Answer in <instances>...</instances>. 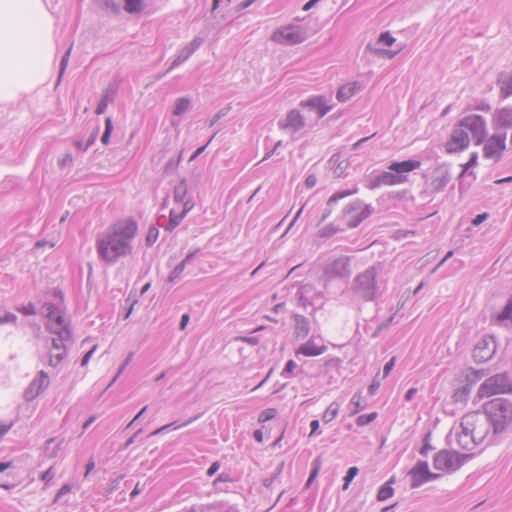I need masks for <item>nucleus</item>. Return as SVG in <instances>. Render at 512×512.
Wrapping results in <instances>:
<instances>
[{"instance_id":"f257e3e1","label":"nucleus","mask_w":512,"mask_h":512,"mask_svg":"<svg viewBox=\"0 0 512 512\" xmlns=\"http://www.w3.org/2000/svg\"><path fill=\"white\" fill-rule=\"evenodd\" d=\"M138 230L133 218H126L110 225L103 237H97L96 249L101 260L115 263L119 258L132 254V240Z\"/></svg>"},{"instance_id":"f03ea898","label":"nucleus","mask_w":512,"mask_h":512,"mask_svg":"<svg viewBox=\"0 0 512 512\" xmlns=\"http://www.w3.org/2000/svg\"><path fill=\"white\" fill-rule=\"evenodd\" d=\"M421 162L414 159H409L401 162H392L388 169L368 181L367 188L370 190L376 189L380 186H393L402 184L408 181L407 173L420 168Z\"/></svg>"},{"instance_id":"7ed1b4c3","label":"nucleus","mask_w":512,"mask_h":512,"mask_svg":"<svg viewBox=\"0 0 512 512\" xmlns=\"http://www.w3.org/2000/svg\"><path fill=\"white\" fill-rule=\"evenodd\" d=\"M377 276L378 269L376 266H369L358 273L351 284V291L354 296L364 302L374 301L381 294Z\"/></svg>"},{"instance_id":"20e7f679","label":"nucleus","mask_w":512,"mask_h":512,"mask_svg":"<svg viewBox=\"0 0 512 512\" xmlns=\"http://www.w3.org/2000/svg\"><path fill=\"white\" fill-rule=\"evenodd\" d=\"M483 410L494 434L502 433L512 421V403L505 398H495L486 402Z\"/></svg>"},{"instance_id":"39448f33","label":"nucleus","mask_w":512,"mask_h":512,"mask_svg":"<svg viewBox=\"0 0 512 512\" xmlns=\"http://www.w3.org/2000/svg\"><path fill=\"white\" fill-rule=\"evenodd\" d=\"M473 454H462L457 451L442 449L433 458V467L448 473L457 471Z\"/></svg>"},{"instance_id":"423d86ee","label":"nucleus","mask_w":512,"mask_h":512,"mask_svg":"<svg viewBox=\"0 0 512 512\" xmlns=\"http://www.w3.org/2000/svg\"><path fill=\"white\" fill-rule=\"evenodd\" d=\"M373 212L370 204L364 205L360 199H355L347 204L342 210V218L346 221L348 228H355Z\"/></svg>"},{"instance_id":"0eeeda50","label":"nucleus","mask_w":512,"mask_h":512,"mask_svg":"<svg viewBox=\"0 0 512 512\" xmlns=\"http://www.w3.org/2000/svg\"><path fill=\"white\" fill-rule=\"evenodd\" d=\"M512 390L507 373H500L487 378L478 388L479 398L490 397L495 394L507 393Z\"/></svg>"},{"instance_id":"6e6552de","label":"nucleus","mask_w":512,"mask_h":512,"mask_svg":"<svg viewBox=\"0 0 512 512\" xmlns=\"http://www.w3.org/2000/svg\"><path fill=\"white\" fill-rule=\"evenodd\" d=\"M458 123L467 133L471 134L475 145L483 143L487 136L486 120L484 117L471 114L463 117Z\"/></svg>"},{"instance_id":"1a4fd4ad","label":"nucleus","mask_w":512,"mask_h":512,"mask_svg":"<svg viewBox=\"0 0 512 512\" xmlns=\"http://www.w3.org/2000/svg\"><path fill=\"white\" fill-rule=\"evenodd\" d=\"M43 313L48 319L46 328L50 332H58L59 330H71L69 323L64 319L63 305L46 302L42 305Z\"/></svg>"},{"instance_id":"9d476101","label":"nucleus","mask_w":512,"mask_h":512,"mask_svg":"<svg viewBox=\"0 0 512 512\" xmlns=\"http://www.w3.org/2000/svg\"><path fill=\"white\" fill-rule=\"evenodd\" d=\"M496 352V341L491 335H484L474 346L472 357L477 363H485L492 359Z\"/></svg>"},{"instance_id":"9b49d317","label":"nucleus","mask_w":512,"mask_h":512,"mask_svg":"<svg viewBox=\"0 0 512 512\" xmlns=\"http://www.w3.org/2000/svg\"><path fill=\"white\" fill-rule=\"evenodd\" d=\"M506 149V133H496L489 137L483 146V155L495 162L499 161Z\"/></svg>"},{"instance_id":"f8f14e48","label":"nucleus","mask_w":512,"mask_h":512,"mask_svg":"<svg viewBox=\"0 0 512 512\" xmlns=\"http://www.w3.org/2000/svg\"><path fill=\"white\" fill-rule=\"evenodd\" d=\"M323 274L328 280L349 277L351 275L350 257L341 256L333 260L325 266Z\"/></svg>"},{"instance_id":"ddd939ff","label":"nucleus","mask_w":512,"mask_h":512,"mask_svg":"<svg viewBox=\"0 0 512 512\" xmlns=\"http://www.w3.org/2000/svg\"><path fill=\"white\" fill-rule=\"evenodd\" d=\"M297 299L300 305L306 306H317L322 305L323 293L317 291L313 284L307 283L302 285L297 291Z\"/></svg>"},{"instance_id":"4468645a","label":"nucleus","mask_w":512,"mask_h":512,"mask_svg":"<svg viewBox=\"0 0 512 512\" xmlns=\"http://www.w3.org/2000/svg\"><path fill=\"white\" fill-rule=\"evenodd\" d=\"M468 133L459 125L453 129L450 140L446 143L445 149L448 153H456L469 146Z\"/></svg>"},{"instance_id":"2eb2a0df","label":"nucleus","mask_w":512,"mask_h":512,"mask_svg":"<svg viewBox=\"0 0 512 512\" xmlns=\"http://www.w3.org/2000/svg\"><path fill=\"white\" fill-rule=\"evenodd\" d=\"M278 127L296 133L305 127V118L297 109L290 110L283 120L278 122Z\"/></svg>"},{"instance_id":"dca6fc26","label":"nucleus","mask_w":512,"mask_h":512,"mask_svg":"<svg viewBox=\"0 0 512 512\" xmlns=\"http://www.w3.org/2000/svg\"><path fill=\"white\" fill-rule=\"evenodd\" d=\"M49 385L48 374L41 370L38 376L33 379L29 386L24 391V398L26 401H32L41 392H43Z\"/></svg>"},{"instance_id":"f3484780","label":"nucleus","mask_w":512,"mask_h":512,"mask_svg":"<svg viewBox=\"0 0 512 512\" xmlns=\"http://www.w3.org/2000/svg\"><path fill=\"white\" fill-rule=\"evenodd\" d=\"M491 123L495 130H506L512 128V107L495 109L492 113Z\"/></svg>"},{"instance_id":"a211bd4d","label":"nucleus","mask_w":512,"mask_h":512,"mask_svg":"<svg viewBox=\"0 0 512 512\" xmlns=\"http://www.w3.org/2000/svg\"><path fill=\"white\" fill-rule=\"evenodd\" d=\"M451 180L449 170L445 166L437 167L433 172V178L430 183L431 193H439L444 190Z\"/></svg>"},{"instance_id":"6ab92c4d","label":"nucleus","mask_w":512,"mask_h":512,"mask_svg":"<svg viewBox=\"0 0 512 512\" xmlns=\"http://www.w3.org/2000/svg\"><path fill=\"white\" fill-rule=\"evenodd\" d=\"M428 471V463L426 461H418L409 471V476L411 477V488H418L422 484L426 483Z\"/></svg>"},{"instance_id":"aec40b11","label":"nucleus","mask_w":512,"mask_h":512,"mask_svg":"<svg viewBox=\"0 0 512 512\" xmlns=\"http://www.w3.org/2000/svg\"><path fill=\"white\" fill-rule=\"evenodd\" d=\"M119 88V83L114 81L110 82L106 89L103 91L101 99L96 107L95 113L101 115L105 113L109 103H112L115 99Z\"/></svg>"},{"instance_id":"412c9836","label":"nucleus","mask_w":512,"mask_h":512,"mask_svg":"<svg viewBox=\"0 0 512 512\" xmlns=\"http://www.w3.org/2000/svg\"><path fill=\"white\" fill-rule=\"evenodd\" d=\"M299 105L303 108L316 110L318 118L324 117L331 109V107L326 104V99L323 96L311 97L301 101Z\"/></svg>"},{"instance_id":"4be33fe9","label":"nucleus","mask_w":512,"mask_h":512,"mask_svg":"<svg viewBox=\"0 0 512 512\" xmlns=\"http://www.w3.org/2000/svg\"><path fill=\"white\" fill-rule=\"evenodd\" d=\"M491 323L508 327L510 324L512 325V296L509 297L503 309L496 315L491 316Z\"/></svg>"},{"instance_id":"5701e85b","label":"nucleus","mask_w":512,"mask_h":512,"mask_svg":"<svg viewBox=\"0 0 512 512\" xmlns=\"http://www.w3.org/2000/svg\"><path fill=\"white\" fill-rule=\"evenodd\" d=\"M461 431L456 433L457 444L464 450H472L476 446V442L472 435V431L464 426V422L460 425Z\"/></svg>"},{"instance_id":"b1692460","label":"nucleus","mask_w":512,"mask_h":512,"mask_svg":"<svg viewBox=\"0 0 512 512\" xmlns=\"http://www.w3.org/2000/svg\"><path fill=\"white\" fill-rule=\"evenodd\" d=\"M357 192V188L353 190H341L335 192L327 201L326 208L324 209L320 221H325L332 213L333 206L341 199L353 195Z\"/></svg>"},{"instance_id":"393cba45","label":"nucleus","mask_w":512,"mask_h":512,"mask_svg":"<svg viewBox=\"0 0 512 512\" xmlns=\"http://www.w3.org/2000/svg\"><path fill=\"white\" fill-rule=\"evenodd\" d=\"M194 207L193 201L185 202L183 210L180 213H176L174 210L170 211L169 221L165 226V230L172 231L174 230L182 221V219L186 216V214Z\"/></svg>"},{"instance_id":"a878e982","label":"nucleus","mask_w":512,"mask_h":512,"mask_svg":"<svg viewBox=\"0 0 512 512\" xmlns=\"http://www.w3.org/2000/svg\"><path fill=\"white\" fill-rule=\"evenodd\" d=\"M310 331L309 320L303 315L294 316V334L297 338H305Z\"/></svg>"},{"instance_id":"bb28decb","label":"nucleus","mask_w":512,"mask_h":512,"mask_svg":"<svg viewBox=\"0 0 512 512\" xmlns=\"http://www.w3.org/2000/svg\"><path fill=\"white\" fill-rule=\"evenodd\" d=\"M326 349L325 345L317 346L313 340H308L298 348L297 353L304 356H318L323 354Z\"/></svg>"},{"instance_id":"cd10ccee","label":"nucleus","mask_w":512,"mask_h":512,"mask_svg":"<svg viewBox=\"0 0 512 512\" xmlns=\"http://www.w3.org/2000/svg\"><path fill=\"white\" fill-rule=\"evenodd\" d=\"M57 335L56 338L52 339V347L55 350H66V342L72 340L71 330H59L58 332H52Z\"/></svg>"},{"instance_id":"c85d7f7f","label":"nucleus","mask_w":512,"mask_h":512,"mask_svg":"<svg viewBox=\"0 0 512 512\" xmlns=\"http://www.w3.org/2000/svg\"><path fill=\"white\" fill-rule=\"evenodd\" d=\"M359 90L357 82L347 83L339 88L336 94V98L340 102L349 100Z\"/></svg>"},{"instance_id":"c756f323","label":"nucleus","mask_w":512,"mask_h":512,"mask_svg":"<svg viewBox=\"0 0 512 512\" xmlns=\"http://www.w3.org/2000/svg\"><path fill=\"white\" fill-rule=\"evenodd\" d=\"M283 38L290 44H298L302 43L305 39V33L300 30H294L292 28H287L282 32Z\"/></svg>"},{"instance_id":"7c9ffc66","label":"nucleus","mask_w":512,"mask_h":512,"mask_svg":"<svg viewBox=\"0 0 512 512\" xmlns=\"http://www.w3.org/2000/svg\"><path fill=\"white\" fill-rule=\"evenodd\" d=\"M188 188L186 179H182L175 187H174V201L178 203H182L183 206L185 202L191 201L187 198Z\"/></svg>"},{"instance_id":"2f4dec72","label":"nucleus","mask_w":512,"mask_h":512,"mask_svg":"<svg viewBox=\"0 0 512 512\" xmlns=\"http://www.w3.org/2000/svg\"><path fill=\"white\" fill-rule=\"evenodd\" d=\"M124 10L128 14H140L144 11L145 5L143 0H124Z\"/></svg>"},{"instance_id":"473e14b6","label":"nucleus","mask_w":512,"mask_h":512,"mask_svg":"<svg viewBox=\"0 0 512 512\" xmlns=\"http://www.w3.org/2000/svg\"><path fill=\"white\" fill-rule=\"evenodd\" d=\"M329 164L331 166V169H333L334 174L337 177L343 176V174L348 166L346 161H340L339 155H333L329 160Z\"/></svg>"},{"instance_id":"72a5a7b5","label":"nucleus","mask_w":512,"mask_h":512,"mask_svg":"<svg viewBox=\"0 0 512 512\" xmlns=\"http://www.w3.org/2000/svg\"><path fill=\"white\" fill-rule=\"evenodd\" d=\"M394 483V478H390L386 483H384L378 490L377 500L385 501L388 498L392 497L394 494V489L392 484Z\"/></svg>"},{"instance_id":"f704fd0d","label":"nucleus","mask_w":512,"mask_h":512,"mask_svg":"<svg viewBox=\"0 0 512 512\" xmlns=\"http://www.w3.org/2000/svg\"><path fill=\"white\" fill-rule=\"evenodd\" d=\"M191 101L187 97L177 98L174 104L173 114L175 116H181L190 108Z\"/></svg>"},{"instance_id":"c9c22d12","label":"nucleus","mask_w":512,"mask_h":512,"mask_svg":"<svg viewBox=\"0 0 512 512\" xmlns=\"http://www.w3.org/2000/svg\"><path fill=\"white\" fill-rule=\"evenodd\" d=\"M470 392V386L464 385L454 391L452 399L455 403H465L470 395Z\"/></svg>"},{"instance_id":"e433bc0d","label":"nucleus","mask_w":512,"mask_h":512,"mask_svg":"<svg viewBox=\"0 0 512 512\" xmlns=\"http://www.w3.org/2000/svg\"><path fill=\"white\" fill-rule=\"evenodd\" d=\"M339 412V404L336 402H332L328 408L325 410L322 420L324 423H329L333 419H335Z\"/></svg>"},{"instance_id":"4c0bfd02","label":"nucleus","mask_w":512,"mask_h":512,"mask_svg":"<svg viewBox=\"0 0 512 512\" xmlns=\"http://www.w3.org/2000/svg\"><path fill=\"white\" fill-rule=\"evenodd\" d=\"M198 417H199V415H196V416H194V417H191V418H189L186 422H184V423H182V424H178V422H177V421H174V422H172V423H170V424H167V425H164V426H162V427L158 428V429H157V430H155L151 435H157V434H160V433H162V432H164V431L168 430V429H169V428H171V427H172V428H174V429H177V428H179V427H181V426H186V425H188V424L192 423L193 421H195L196 419H198Z\"/></svg>"},{"instance_id":"58836bf2","label":"nucleus","mask_w":512,"mask_h":512,"mask_svg":"<svg viewBox=\"0 0 512 512\" xmlns=\"http://www.w3.org/2000/svg\"><path fill=\"white\" fill-rule=\"evenodd\" d=\"M190 56H191L190 53L187 50H185V48H183L179 52V54L175 57V59L172 61L170 67L166 70L165 74L170 72L177 66L181 65L182 63H184Z\"/></svg>"},{"instance_id":"ea45409f","label":"nucleus","mask_w":512,"mask_h":512,"mask_svg":"<svg viewBox=\"0 0 512 512\" xmlns=\"http://www.w3.org/2000/svg\"><path fill=\"white\" fill-rule=\"evenodd\" d=\"M339 231L340 229L338 226L334 225L333 223H329L318 231V235L320 238H329Z\"/></svg>"},{"instance_id":"a19ab883","label":"nucleus","mask_w":512,"mask_h":512,"mask_svg":"<svg viewBox=\"0 0 512 512\" xmlns=\"http://www.w3.org/2000/svg\"><path fill=\"white\" fill-rule=\"evenodd\" d=\"M321 468V460L319 457L315 458L312 462V469L310 471V475L308 477V480L305 484L306 487H309L313 481L316 479V477L318 476V473H319V470Z\"/></svg>"},{"instance_id":"79ce46f5","label":"nucleus","mask_w":512,"mask_h":512,"mask_svg":"<svg viewBox=\"0 0 512 512\" xmlns=\"http://www.w3.org/2000/svg\"><path fill=\"white\" fill-rule=\"evenodd\" d=\"M366 50L370 51L371 53H373L376 56L387 57L389 59L394 58L398 53V51L373 48L370 45H367Z\"/></svg>"},{"instance_id":"37998d69","label":"nucleus","mask_w":512,"mask_h":512,"mask_svg":"<svg viewBox=\"0 0 512 512\" xmlns=\"http://www.w3.org/2000/svg\"><path fill=\"white\" fill-rule=\"evenodd\" d=\"M72 46H73V44L70 45L68 50L62 56V59L60 61L59 75H58L57 83H59L61 81V78H62V76H63V74H64V72H65V70L67 68L69 57H70L71 50H72Z\"/></svg>"},{"instance_id":"c03bdc74","label":"nucleus","mask_w":512,"mask_h":512,"mask_svg":"<svg viewBox=\"0 0 512 512\" xmlns=\"http://www.w3.org/2000/svg\"><path fill=\"white\" fill-rule=\"evenodd\" d=\"M112 130H113V123H112L111 118L108 117L105 120V130H104V132L102 134V137H101V142L104 145H107L109 143L110 135L112 133Z\"/></svg>"},{"instance_id":"a18cd8bd","label":"nucleus","mask_w":512,"mask_h":512,"mask_svg":"<svg viewBox=\"0 0 512 512\" xmlns=\"http://www.w3.org/2000/svg\"><path fill=\"white\" fill-rule=\"evenodd\" d=\"M359 469L356 466L350 467L344 476L343 490H346L351 481L357 476Z\"/></svg>"},{"instance_id":"49530a36","label":"nucleus","mask_w":512,"mask_h":512,"mask_svg":"<svg viewBox=\"0 0 512 512\" xmlns=\"http://www.w3.org/2000/svg\"><path fill=\"white\" fill-rule=\"evenodd\" d=\"M182 158V151L180 152L177 159H170L164 166V172L167 174H172L176 171L180 161Z\"/></svg>"},{"instance_id":"de8ad7c7","label":"nucleus","mask_w":512,"mask_h":512,"mask_svg":"<svg viewBox=\"0 0 512 512\" xmlns=\"http://www.w3.org/2000/svg\"><path fill=\"white\" fill-rule=\"evenodd\" d=\"M158 235H159V230L156 226L154 225H151L148 229V233H147V236H146V245L147 246H152L157 238H158Z\"/></svg>"},{"instance_id":"09e8293b","label":"nucleus","mask_w":512,"mask_h":512,"mask_svg":"<svg viewBox=\"0 0 512 512\" xmlns=\"http://www.w3.org/2000/svg\"><path fill=\"white\" fill-rule=\"evenodd\" d=\"M101 7L104 9H110L113 14L118 15L121 12V7L115 0H100Z\"/></svg>"},{"instance_id":"8fccbe9b","label":"nucleus","mask_w":512,"mask_h":512,"mask_svg":"<svg viewBox=\"0 0 512 512\" xmlns=\"http://www.w3.org/2000/svg\"><path fill=\"white\" fill-rule=\"evenodd\" d=\"M377 417V413L376 412H372V413H369V414H363V415H360L357 419H356V424L358 426H365V425H368L370 424L372 421H374Z\"/></svg>"},{"instance_id":"3c124183","label":"nucleus","mask_w":512,"mask_h":512,"mask_svg":"<svg viewBox=\"0 0 512 512\" xmlns=\"http://www.w3.org/2000/svg\"><path fill=\"white\" fill-rule=\"evenodd\" d=\"M277 410L275 408H268L260 413L258 416V423L266 422L275 418Z\"/></svg>"},{"instance_id":"603ef678","label":"nucleus","mask_w":512,"mask_h":512,"mask_svg":"<svg viewBox=\"0 0 512 512\" xmlns=\"http://www.w3.org/2000/svg\"><path fill=\"white\" fill-rule=\"evenodd\" d=\"M362 397L359 393H356L352 396L350 400V405L354 406V409L351 411L352 414H356L364 409V405L361 404Z\"/></svg>"},{"instance_id":"864d4df0","label":"nucleus","mask_w":512,"mask_h":512,"mask_svg":"<svg viewBox=\"0 0 512 512\" xmlns=\"http://www.w3.org/2000/svg\"><path fill=\"white\" fill-rule=\"evenodd\" d=\"M186 263L182 260L169 274L168 281L173 282L175 279L179 278L181 273L184 271L186 267Z\"/></svg>"},{"instance_id":"5fc2aeb1","label":"nucleus","mask_w":512,"mask_h":512,"mask_svg":"<svg viewBox=\"0 0 512 512\" xmlns=\"http://www.w3.org/2000/svg\"><path fill=\"white\" fill-rule=\"evenodd\" d=\"M430 439H431V432H428L425 434V436L423 438V445H422V448L420 449V454L424 457L427 456L429 451L434 449V447L430 444Z\"/></svg>"},{"instance_id":"6e6d98bb","label":"nucleus","mask_w":512,"mask_h":512,"mask_svg":"<svg viewBox=\"0 0 512 512\" xmlns=\"http://www.w3.org/2000/svg\"><path fill=\"white\" fill-rule=\"evenodd\" d=\"M231 110L230 106H226L222 109H220L210 120L209 126H214L221 118L225 117Z\"/></svg>"},{"instance_id":"4d7b16f0","label":"nucleus","mask_w":512,"mask_h":512,"mask_svg":"<svg viewBox=\"0 0 512 512\" xmlns=\"http://www.w3.org/2000/svg\"><path fill=\"white\" fill-rule=\"evenodd\" d=\"M71 490H72V485H71V484H69V483L64 484V485L59 489V491L56 493V495H55V497H54V499H53V504L58 503V502L61 500V498H62L64 495H66V494L70 493V492H71Z\"/></svg>"},{"instance_id":"13d9d810","label":"nucleus","mask_w":512,"mask_h":512,"mask_svg":"<svg viewBox=\"0 0 512 512\" xmlns=\"http://www.w3.org/2000/svg\"><path fill=\"white\" fill-rule=\"evenodd\" d=\"M203 43V39L200 37H195L190 43H188L184 48L187 50L190 55H192Z\"/></svg>"},{"instance_id":"bf43d9fd","label":"nucleus","mask_w":512,"mask_h":512,"mask_svg":"<svg viewBox=\"0 0 512 512\" xmlns=\"http://www.w3.org/2000/svg\"><path fill=\"white\" fill-rule=\"evenodd\" d=\"M395 42V38L389 32H383L378 38V43L384 46H391Z\"/></svg>"},{"instance_id":"052dcab7","label":"nucleus","mask_w":512,"mask_h":512,"mask_svg":"<svg viewBox=\"0 0 512 512\" xmlns=\"http://www.w3.org/2000/svg\"><path fill=\"white\" fill-rule=\"evenodd\" d=\"M296 367H297V364L295 363L294 360L287 361L281 375L284 378L291 377V375Z\"/></svg>"},{"instance_id":"680f3d73","label":"nucleus","mask_w":512,"mask_h":512,"mask_svg":"<svg viewBox=\"0 0 512 512\" xmlns=\"http://www.w3.org/2000/svg\"><path fill=\"white\" fill-rule=\"evenodd\" d=\"M66 351L62 350V352L51 354L49 357V365L52 367H56L65 357Z\"/></svg>"},{"instance_id":"e2e57ef3","label":"nucleus","mask_w":512,"mask_h":512,"mask_svg":"<svg viewBox=\"0 0 512 512\" xmlns=\"http://www.w3.org/2000/svg\"><path fill=\"white\" fill-rule=\"evenodd\" d=\"M394 317L395 315H392L386 321L382 322L373 332L372 337L375 338L379 335L380 332L386 330L392 324Z\"/></svg>"},{"instance_id":"0e129e2a","label":"nucleus","mask_w":512,"mask_h":512,"mask_svg":"<svg viewBox=\"0 0 512 512\" xmlns=\"http://www.w3.org/2000/svg\"><path fill=\"white\" fill-rule=\"evenodd\" d=\"M233 479L231 478V476L228 474V473H225V472H222L221 474L218 475V477L213 481V485L216 487V488H220V484L221 483H227V482H232Z\"/></svg>"},{"instance_id":"69168bd1","label":"nucleus","mask_w":512,"mask_h":512,"mask_svg":"<svg viewBox=\"0 0 512 512\" xmlns=\"http://www.w3.org/2000/svg\"><path fill=\"white\" fill-rule=\"evenodd\" d=\"M17 310L22 313L23 315L29 316V315H35L36 309L33 303L29 302L27 305L18 307Z\"/></svg>"},{"instance_id":"338daca9","label":"nucleus","mask_w":512,"mask_h":512,"mask_svg":"<svg viewBox=\"0 0 512 512\" xmlns=\"http://www.w3.org/2000/svg\"><path fill=\"white\" fill-rule=\"evenodd\" d=\"M282 466H283V464H282V463H281V464H279V465L276 467V469H275V471L273 472V475H272L271 477L263 479V485H264L266 488L270 487V485L272 484V482L274 481V479H275V478H276V477L281 473Z\"/></svg>"},{"instance_id":"774afa93","label":"nucleus","mask_w":512,"mask_h":512,"mask_svg":"<svg viewBox=\"0 0 512 512\" xmlns=\"http://www.w3.org/2000/svg\"><path fill=\"white\" fill-rule=\"evenodd\" d=\"M379 374H376L375 377L373 378L372 380V383L369 385L368 387V393L370 395H375L377 390L379 389L380 387V379H379Z\"/></svg>"}]
</instances>
